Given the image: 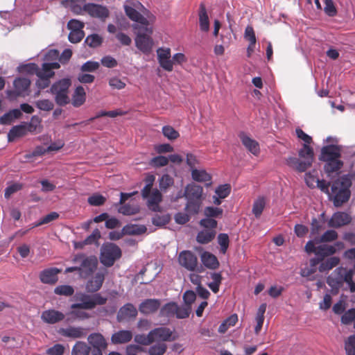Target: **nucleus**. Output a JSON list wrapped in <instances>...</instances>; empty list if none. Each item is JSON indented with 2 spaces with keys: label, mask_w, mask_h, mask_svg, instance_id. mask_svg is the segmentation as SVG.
Returning <instances> with one entry per match:
<instances>
[{
  "label": "nucleus",
  "mask_w": 355,
  "mask_h": 355,
  "mask_svg": "<svg viewBox=\"0 0 355 355\" xmlns=\"http://www.w3.org/2000/svg\"><path fill=\"white\" fill-rule=\"evenodd\" d=\"M351 185L350 179L346 176H343L333 182L331 193L334 194V205L336 207H340L349 200L351 196Z\"/></svg>",
  "instance_id": "nucleus-1"
},
{
  "label": "nucleus",
  "mask_w": 355,
  "mask_h": 355,
  "mask_svg": "<svg viewBox=\"0 0 355 355\" xmlns=\"http://www.w3.org/2000/svg\"><path fill=\"white\" fill-rule=\"evenodd\" d=\"M313 150L309 146V144H304L303 147L299 151L300 157L304 159L300 160L297 157H290L286 159L287 164L297 171L298 172H304L311 166L313 161Z\"/></svg>",
  "instance_id": "nucleus-2"
},
{
  "label": "nucleus",
  "mask_w": 355,
  "mask_h": 355,
  "mask_svg": "<svg viewBox=\"0 0 355 355\" xmlns=\"http://www.w3.org/2000/svg\"><path fill=\"white\" fill-rule=\"evenodd\" d=\"M122 257L121 249L114 243L105 242L100 250L99 260L102 265L110 268Z\"/></svg>",
  "instance_id": "nucleus-3"
},
{
  "label": "nucleus",
  "mask_w": 355,
  "mask_h": 355,
  "mask_svg": "<svg viewBox=\"0 0 355 355\" xmlns=\"http://www.w3.org/2000/svg\"><path fill=\"white\" fill-rule=\"evenodd\" d=\"M76 300L78 302L71 305L72 309H80L85 310H92L97 305H104L107 301V298L101 295L99 293L93 295H88L80 293L77 295Z\"/></svg>",
  "instance_id": "nucleus-4"
},
{
  "label": "nucleus",
  "mask_w": 355,
  "mask_h": 355,
  "mask_svg": "<svg viewBox=\"0 0 355 355\" xmlns=\"http://www.w3.org/2000/svg\"><path fill=\"white\" fill-rule=\"evenodd\" d=\"M71 85L69 78H62L54 83L50 87L49 92L55 94V101L60 107L67 105L70 100L67 92Z\"/></svg>",
  "instance_id": "nucleus-5"
},
{
  "label": "nucleus",
  "mask_w": 355,
  "mask_h": 355,
  "mask_svg": "<svg viewBox=\"0 0 355 355\" xmlns=\"http://www.w3.org/2000/svg\"><path fill=\"white\" fill-rule=\"evenodd\" d=\"M147 33H152V31L148 28V26H139V31L137 32L135 39L136 47L146 54L151 51L153 46V40L147 35Z\"/></svg>",
  "instance_id": "nucleus-6"
},
{
  "label": "nucleus",
  "mask_w": 355,
  "mask_h": 355,
  "mask_svg": "<svg viewBox=\"0 0 355 355\" xmlns=\"http://www.w3.org/2000/svg\"><path fill=\"white\" fill-rule=\"evenodd\" d=\"M180 264L189 271L202 273L205 271L202 266L198 265V259L194 253L189 250L180 252L178 257Z\"/></svg>",
  "instance_id": "nucleus-7"
},
{
  "label": "nucleus",
  "mask_w": 355,
  "mask_h": 355,
  "mask_svg": "<svg viewBox=\"0 0 355 355\" xmlns=\"http://www.w3.org/2000/svg\"><path fill=\"white\" fill-rule=\"evenodd\" d=\"M153 343L172 342L178 338V335L174 334L173 331L166 327H156L150 331Z\"/></svg>",
  "instance_id": "nucleus-8"
},
{
  "label": "nucleus",
  "mask_w": 355,
  "mask_h": 355,
  "mask_svg": "<svg viewBox=\"0 0 355 355\" xmlns=\"http://www.w3.org/2000/svg\"><path fill=\"white\" fill-rule=\"evenodd\" d=\"M83 10L91 17L105 20L110 15L108 8L103 5L94 3H87L83 6Z\"/></svg>",
  "instance_id": "nucleus-9"
},
{
  "label": "nucleus",
  "mask_w": 355,
  "mask_h": 355,
  "mask_svg": "<svg viewBox=\"0 0 355 355\" xmlns=\"http://www.w3.org/2000/svg\"><path fill=\"white\" fill-rule=\"evenodd\" d=\"M157 61L159 66L165 71H173V60L169 48L159 47L157 50Z\"/></svg>",
  "instance_id": "nucleus-10"
},
{
  "label": "nucleus",
  "mask_w": 355,
  "mask_h": 355,
  "mask_svg": "<svg viewBox=\"0 0 355 355\" xmlns=\"http://www.w3.org/2000/svg\"><path fill=\"white\" fill-rule=\"evenodd\" d=\"M106 269H100L94 276L89 279L85 286L86 291L89 293H96L103 286L106 275Z\"/></svg>",
  "instance_id": "nucleus-11"
},
{
  "label": "nucleus",
  "mask_w": 355,
  "mask_h": 355,
  "mask_svg": "<svg viewBox=\"0 0 355 355\" xmlns=\"http://www.w3.org/2000/svg\"><path fill=\"white\" fill-rule=\"evenodd\" d=\"M82 260L80 267L86 270L87 275H92L96 269L98 260L95 256L85 257L84 254H78L73 258V261Z\"/></svg>",
  "instance_id": "nucleus-12"
},
{
  "label": "nucleus",
  "mask_w": 355,
  "mask_h": 355,
  "mask_svg": "<svg viewBox=\"0 0 355 355\" xmlns=\"http://www.w3.org/2000/svg\"><path fill=\"white\" fill-rule=\"evenodd\" d=\"M60 272L61 270L55 267L45 268L40 271L39 278L43 284L54 285L58 281V275Z\"/></svg>",
  "instance_id": "nucleus-13"
},
{
  "label": "nucleus",
  "mask_w": 355,
  "mask_h": 355,
  "mask_svg": "<svg viewBox=\"0 0 355 355\" xmlns=\"http://www.w3.org/2000/svg\"><path fill=\"white\" fill-rule=\"evenodd\" d=\"M58 333L62 336L76 339L85 337L87 335V329L82 327L69 326L67 328H60L58 330Z\"/></svg>",
  "instance_id": "nucleus-14"
},
{
  "label": "nucleus",
  "mask_w": 355,
  "mask_h": 355,
  "mask_svg": "<svg viewBox=\"0 0 355 355\" xmlns=\"http://www.w3.org/2000/svg\"><path fill=\"white\" fill-rule=\"evenodd\" d=\"M351 216L343 211H337L334 213L328 222V225L331 227L339 228L347 225L352 222Z\"/></svg>",
  "instance_id": "nucleus-15"
},
{
  "label": "nucleus",
  "mask_w": 355,
  "mask_h": 355,
  "mask_svg": "<svg viewBox=\"0 0 355 355\" xmlns=\"http://www.w3.org/2000/svg\"><path fill=\"white\" fill-rule=\"evenodd\" d=\"M41 319L45 323L53 324L62 321L64 319V314L55 309H48L42 313Z\"/></svg>",
  "instance_id": "nucleus-16"
},
{
  "label": "nucleus",
  "mask_w": 355,
  "mask_h": 355,
  "mask_svg": "<svg viewBox=\"0 0 355 355\" xmlns=\"http://www.w3.org/2000/svg\"><path fill=\"white\" fill-rule=\"evenodd\" d=\"M341 150L340 147L336 145H327L321 150L320 159L322 161H328L340 158Z\"/></svg>",
  "instance_id": "nucleus-17"
},
{
  "label": "nucleus",
  "mask_w": 355,
  "mask_h": 355,
  "mask_svg": "<svg viewBox=\"0 0 355 355\" xmlns=\"http://www.w3.org/2000/svg\"><path fill=\"white\" fill-rule=\"evenodd\" d=\"M160 304L158 299H146L139 304V311L145 315L153 313L159 309Z\"/></svg>",
  "instance_id": "nucleus-18"
},
{
  "label": "nucleus",
  "mask_w": 355,
  "mask_h": 355,
  "mask_svg": "<svg viewBox=\"0 0 355 355\" xmlns=\"http://www.w3.org/2000/svg\"><path fill=\"white\" fill-rule=\"evenodd\" d=\"M136 307L131 303H126L121 306L116 315V319L119 322L130 318H135L137 315Z\"/></svg>",
  "instance_id": "nucleus-19"
},
{
  "label": "nucleus",
  "mask_w": 355,
  "mask_h": 355,
  "mask_svg": "<svg viewBox=\"0 0 355 355\" xmlns=\"http://www.w3.org/2000/svg\"><path fill=\"white\" fill-rule=\"evenodd\" d=\"M87 341L94 349L105 350L107 347V343L101 333H92L87 337Z\"/></svg>",
  "instance_id": "nucleus-20"
},
{
  "label": "nucleus",
  "mask_w": 355,
  "mask_h": 355,
  "mask_svg": "<svg viewBox=\"0 0 355 355\" xmlns=\"http://www.w3.org/2000/svg\"><path fill=\"white\" fill-rule=\"evenodd\" d=\"M125 15L130 19L141 24V26H148V21L138 10L130 6H124Z\"/></svg>",
  "instance_id": "nucleus-21"
},
{
  "label": "nucleus",
  "mask_w": 355,
  "mask_h": 355,
  "mask_svg": "<svg viewBox=\"0 0 355 355\" xmlns=\"http://www.w3.org/2000/svg\"><path fill=\"white\" fill-rule=\"evenodd\" d=\"M132 338V333L130 330H119L112 335L111 343L114 345L125 344Z\"/></svg>",
  "instance_id": "nucleus-22"
},
{
  "label": "nucleus",
  "mask_w": 355,
  "mask_h": 355,
  "mask_svg": "<svg viewBox=\"0 0 355 355\" xmlns=\"http://www.w3.org/2000/svg\"><path fill=\"white\" fill-rule=\"evenodd\" d=\"M240 139L243 145L253 155H257L259 154L260 148L259 143L248 137L245 133H241L239 135Z\"/></svg>",
  "instance_id": "nucleus-23"
},
{
  "label": "nucleus",
  "mask_w": 355,
  "mask_h": 355,
  "mask_svg": "<svg viewBox=\"0 0 355 355\" xmlns=\"http://www.w3.org/2000/svg\"><path fill=\"white\" fill-rule=\"evenodd\" d=\"M187 200H201L202 194V187L195 183L189 184L185 187Z\"/></svg>",
  "instance_id": "nucleus-24"
},
{
  "label": "nucleus",
  "mask_w": 355,
  "mask_h": 355,
  "mask_svg": "<svg viewBox=\"0 0 355 355\" xmlns=\"http://www.w3.org/2000/svg\"><path fill=\"white\" fill-rule=\"evenodd\" d=\"M147 205L148 208L155 212L160 211L159 203L162 200V195L159 191L155 189L148 197Z\"/></svg>",
  "instance_id": "nucleus-25"
},
{
  "label": "nucleus",
  "mask_w": 355,
  "mask_h": 355,
  "mask_svg": "<svg viewBox=\"0 0 355 355\" xmlns=\"http://www.w3.org/2000/svg\"><path fill=\"white\" fill-rule=\"evenodd\" d=\"M200 258L203 268L206 267L209 269L214 270L219 266L216 257L209 252H203Z\"/></svg>",
  "instance_id": "nucleus-26"
},
{
  "label": "nucleus",
  "mask_w": 355,
  "mask_h": 355,
  "mask_svg": "<svg viewBox=\"0 0 355 355\" xmlns=\"http://www.w3.org/2000/svg\"><path fill=\"white\" fill-rule=\"evenodd\" d=\"M338 274L341 277L342 283H347L351 293L355 292V283L353 281L354 272L352 270H347L344 268H338Z\"/></svg>",
  "instance_id": "nucleus-27"
},
{
  "label": "nucleus",
  "mask_w": 355,
  "mask_h": 355,
  "mask_svg": "<svg viewBox=\"0 0 355 355\" xmlns=\"http://www.w3.org/2000/svg\"><path fill=\"white\" fill-rule=\"evenodd\" d=\"M123 234L124 235H141L147 231V228L144 225L139 224H127L123 228Z\"/></svg>",
  "instance_id": "nucleus-28"
},
{
  "label": "nucleus",
  "mask_w": 355,
  "mask_h": 355,
  "mask_svg": "<svg viewBox=\"0 0 355 355\" xmlns=\"http://www.w3.org/2000/svg\"><path fill=\"white\" fill-rule=\"evenodd\" d=\"M199 26L202 32H208L209 30V20L203 3H201L199 8Z\"/></svg>",
  "instance_id": "nucleus-29"
},
{
  "label": "nucleus",
  "mask_w": 355,
  "mask_h": 355,
  "mask_svg": "<svg viewBox=\"0 0 355 355\" xmlns=\"http://www.w3.org/2000/svg\"><path fill=\"white\" fill-rule=\"evenodd\" d=\"M86 93L83 86H78L72 96V105L75 107H79L85 102Z\"/></svg>",
  "instance_id": "nucleus-30"
},
{
  "label": "nucleus",
  "mask_w": 355,
  "mask_h": 355,
  "mask_svg": "<svg viewBox=\"0 0 355 355\" xmlns=\"http://www.w3.org/2000/svg\"><path fill=\"white\" fill-rule=\"evenodd\" d=\"M191 177L193 180L196 182H205V185L209 187L211 185V182H207L211 180V176L206 172L205 170H199L197 168H192Z\"/></svg>",
  "instance_id": "nucleus-31"
},
{
  "label": "nucleus",
  "mask_w": 355,
  "mask_h": 355,
  "mask_svg": "<svg viewBox=\"0 0 355 355\" xmlns=\"http://www.w3.org/2000/svg\"><path fill=\"white\" fill-rule=\"evenodd\" d=\"M26 134H27V132L26 131V128H25L23 122H21L19 125H14L10 130V131L8 134V141H13L17 138H19L23 136H25Z\"/></svg>",
  "instance_id": "nucleus-32"
},
{
  "label": "nucleus",
  "mask_w": 355,
  "mask_h": 355,
  "mask_svg": "<svg viewBox=\"0 0 355 355\" xmlns=\"http://www.w3.org/2000/svg\"><path fill=\"white\" fill-rule=\"evenodd\" d=\"M31 85V80L27 78L18 77L13 81V86L15 89L18 90L23 96H25V92H28Z\"/></svg>",
  "instance_id": "nucleus-33"
},
{
  "label": "nucleus",
  "mask_w": 355,
  "mask_h": 355,
  "mask_svg": "<svg viewBox=\"0 0 355 355\" xmlns=\"http://www.w3.org/2000/svg\"><path fill=\"white\" fill-rule=\"evenodd\" d=\"M324 166L325 173L329 176L331 173L338 171L343 166V162L338 159L324 161Z\"/></svg>",
  "instance_id": "nucleus-34"
},
{
  "label": "nucleus",
  "mask_w": 355,
  "mask_h": 355,
  "mask_svg": "<svg viewBox=\"0 0 355 355\" xmlns=\"http://www.w3.org/2000/svg\"><path fill=\"white\" fill-rule=\"evenodd\" d=\"M215 235L214 230H202L198 233L196 241L200 244H207L214 239Z\"/></svg>",
  "instance_id": "nucleus-35"
},
{
  "label": "nucleus",
  "mask_w": 355,
  "mask_h": 355,
  "mask_svg": "<svg viewBox=\"0 0 355 355\" xmlns=\"http://www.w3.org/2000/svg\"><path fill=\"white\" fill-rule=\"evenodd\" d=\"M91 347L85 342L77 341L71 350V355H89Z\"/></svg>",
  "instance_id": "nucleus-36"
},
{
  "label": "nucleus",
  "mask_w": 355,
  "mask_h": 355,
  "mask_svg": "<svg viewBox=\"0 0 355 355\" xmlns=\"http://www.w3.org/2000/svg\"><path fill=\"white\" fill-rule=\"evenodd\" d=\"M178 309V304L175 302H170L165 304L160 310L162 316L171 318L175 315Z\"/></svg>",
  "instance_id": "nucleus-37"
},
{
  "label": "nucleus",
  "mask_w": 355,
  "mask_h": 355,
  "mask_svg": "<svg viewBox=\"0 0 355 355\" xmlns=\"http://www.w3.org/2000/svg\"><path fill=\"white\" fill-rule=\"evenodd\" d=\"M336 249L333 245L327 244L320 245L317 247L316 256L320 257L322 259L325 257H328L336 253Z\"/></svg>",
  "instance_id": "nucleus-38"
},
{
  "label": "nucleus",
  "mask_w": 355,
  "mask_h": 355,
  "mask_svg": "<svg viewBox=\"0 0 355 355\" xmlns=\"http://www.w3.org/2000/svg\"><path fill=\"white\" fill-rule=\"evenodd\" d=\"M266 206V199L263 196H259L253 203L252 213L257 218H259Z\"/></svg>",
  "instance_id": "nucleus-39"
},
{
  "label": "nucleus",
  "mask_w": 355,
  "mask_h": 355,
  "mask_svg": "<svg viewBox=\"0 0 355 355\" xmlns=\"http://www.w3.org/2000/svg\"><path fill=\"white\" fill-rule=\"evenodd\" d=\"M103 41L101 36L97 33H93L85 38L84 43L91 48H97L102 44Z\"/></svg>",
  "instance_id": "nucleus-40"
},
{
  "label": "nucleus",
  "mask_w": 355,
  "mask_h": 355,
  "mask_svg": "<svg viewBox=\"0 0 355 355\" xmlns=\"http://www.w3.org/2000/svg\"><path fill=\"white\" fill-rule=\"evenodd\" d=\"M174 184V179L168 173L163 174L159 179V187L161 191L165 192Z\"/></svg>",
  "instance_id": "nucleus-41"
},
{
  "label": "nucleus",
  "mask_w": 355,
  "mask_h": 355,
  "mask_svg": "<svg viewBox=\"0 0 355 355\" xmlns=\"http://www.w3.org/2000/svg\"><path fill=\"white\" fill-rule=\"evenodd\" d=\"M167 350V345L164 343H157L151 345L148 349L149 355H164Z\"/></svg>",
  "instance_id": "nucleus-42"
},
{
  "label": "nucleus",
  "mask_w": 355,
  "mask_h": 355,
  "mask_svg": "<svg viewBox=\"0 0 355 355\" xmlns=\"http://www.w3.org/2000/svg\"><path fill=\"white\" fill-rule=\"evenodd\" d=\"M54 293L58 295L70 297L74 293V288L70 285H60L54 288Z\"/></svg>",
  "instance_id": "nucleus-43"
},
{
  "label": "nucleus",
  "mask_w": 355,
  "mask_h": 355,
  "mask_svg": "<svg viewBox=\"0 0 355 355\" xmlns=\"http://www.w3.org/2000/svg\"><path fill=\"white\" fill-rule=\"evenodd\" d=\"M38 70V66L34 62L21 64L18 67V71L20 73H27L30 75L35 74L37 76Z\"/></svg>",
  "instance_id": "nucleus-44"
},
{
  "label": "nucleus",
  "mask_w": 355,
  "mask_h": 355,
  "mask_svg": "<svg viewBox=\"0 0 355 355\" xmlns=\"http://www.w3.org/2000/svg\"><path fill=\"white\" fill-rule=\"evenodd\" d=\"M162 132L163 135L170 141H173L180 137L179 132L171 125H164Z\"/></svg>",
  "instance_id": "nucleus-45"
},
{
  "label": "nucleus",
  "mask_w": 355,
  "mask_h": 355,
  "mask_svg": "<svg viewBox=\"0 0 355 355\" xmlns=\"http://www.w3.org/2000/svg\"><path fill=\"white\" fill-rule=\"evenodd\" d=\"M168 164V159L167 157L161 155L153 157L149 162V164L156 168L167 166Z\"/></svg>",
  "instance_id": "nucleus-46"
},
{
  "label": "nucleus",
  "mask_w": 355,
  "mask_h": 355,
  "mask_svg": "<svg viewBox=\"0 0 355 355\" xmlns=\"http://www.w3.org/2000/svg\"><path fill=\"white\" fill-rule=\"evenodd\" d=\"M339 259L336 257H330L325 261L322 262L320 267L319 270L320 272H324L325 270H329L336 266L339 263Z\"/></svg>",
  "instance_id": "nucleus-47"
},
{
  "label": "nucleus",
  "mask_w": 355,
  "mask_h": 355,
  "mask_svg": "<svg viewBox=\"0 0 355 355\" xmlns=\"http://www.w3.org/2000/svg\"><path fill=\"white\" fill-rule=\"evenodd\" d=\"M327 282L331 288L332 293L336 295L338 293L339 289L342 287L343 283L340 275L337 278L329 277Z\"/></svg>",
  "instance_id": "nucleus-48"
},
{
  "label": "nucleus",
  "mask_w": 355,
  "mask_h": 355,
  "mask_svg": "<svg viewBox=\"0 0 355 355\" xmlns=\"http://www.w3.org/2000/svg\"><path fill=\"white\" fill-rule=\"evenodd\" d=\"M134 341L141 345H150L153 343L152 336H150V331L147 335L144 334H136L134 337Z\"/></svg>",
  "instance_id": "nucleus-49"
},
{
  "label": "nucleus",
  "mask_w": 355,
  "mask_h": 355,
  "mask_svg": "<svg viewBox=\"0 0 355 355\" xmlns=\"http://www.w3.org/2000/svg\"><path fill=\"white\" fill-rule=\"evenodd\" d=\"M187 202L186 204L185 210L191 214H198L200 209V201L198 200H187Z\"/></svg>",
  "instance_id": "nucleus-50"
},
{
  "label": "nucleus",
  "mask_w": 355,
  "mask_h": 355,
  "mask_svg": "<svg viewBox=\"0 0 355 355\" xmlns=\"http://www.w3.org/2000/svg\"><path fill=\"white\" fill-rule=\"evenodd\" d=\"M106 201V198L100 193H94L87 199L88 203L92 206H101Z\"/></svg>",
  "instance_id": "nucleus-51"
},
{
  "label": "nucleus",
  "mask_w": 355,
  "mask_h": 355,
  "mask_svg": "<svg viewBox=\"0 0 355 355\" xmlns=\"http://www.w3.org/2000/svg\"><path fill=\"white\" fill-rule=\"evenodd\" d=\"M35 104L37 109L42 111H51L54 107V104L49 99L38 100Z\"/></svg>",
  "instance_id": "nucleus-52"
},
{
  "label": "nucleus",
  "mask_w": 355,
  "mask_h": 355,
  "mask_svg": "<svg viewBox=\"0 0 355 355\" xmlns=\"http://www.w3.org/2000/svg\"><path fill=\"white\" fill-rule=\"evenodd\" d=\"M23 188V184L21 183L15 182L8 186L4 191L5 198H9L11 195L20 191Z\"/></svg>",
  "instance_id": "nucleus-53"
},
{
  "label": "nucleus",
  "mask_w": 355,
  "mask_h": 355,
  "mask_svg": "<svg viewBox=\"0 0 355 355\" xmlns=\"http://www.w3.org/2000/svg\"><path fill=\"white\" fill-rule=\"evenodd\" d=\"M191 311V306L184 304V306H179L175 313V317L178 319H185L189 318Z\"/></svg>",
  "instance_id": "nucleus-54"
},
{
  "label": "nucleus",
  "mask_w": 355,
  "mask_h": 355,
  "mask_svg": "<svg viewBox=\"0 0 355 355\" xmlns=\"http://www.w3.org/2000/svg\"><path fill=\"white\" fill-rule=\"evenodd\" d=\"M345 349L347 355H355V335L348 337L345 343Z\"/></svg>",
  "instance_id": "nucleus-55"
},
{
  "label": "nucleus",
  "mask_w": 355,
  "mask_h": 355,
  "mask_svg": "<svg viewBox=\"0 0 355 355\" xmlns=\"http://www.w3.org/2000/svg\"><path fill=\"white\" fill-rule=\"evenodd\" d=\"M101 234L98 229L94 230L92 233L84 239V244L92 245L98 244V241L101 238Z\"/></svg>",
  "instance_id": "nucleus-56"
},
{
  "label": "nucleus",
  "mask_w": 355,
  "mask_h": 355,
  "mask_svg": "<svg viewBox=\"0 0 355 355\" xmlns=\"http://www.w3.org/2000/svg\"><path fill=\"white\" fill-rule=\"evenodd\" d=\"M99 66L98 62L88 60L81 66L80 70L83 72H94L99 68Z\"/></svg>",
  "instance_id": "nucleus-57"
},
{
  "label": "nucleus",
  "mask_w": 355,
  "mask_h": 355,
  "mask_svg": "<svg viewBox=\"0 0 355 355\" xmlns=\"http://www.w3.org/2000/svg\"><path fill=\"white\" fill-rule=\"evenodd\" d=\"M355 320V309L352 308L347 311L341 317V322L343 324H349Z\"/></svg>",
  "instance_id": "nucleus-58"
},
{
  "label": "nucleus",
  "mask_w": 355,
  "mask_h": 355,
  "mask_svg": "<svg viewBox=\"0 0 355 355\" xmlns=\"http://www.w3.org/2000/svg\"><path fill=\"white\" fill-rule=\"evenodd\" d=\"M199 223L200 226L207 229V230H214V229L217 226V221L215 220V218L209 217L201 219Z\"/></svg>",
  "instance_id": "nucleus-59"
},
{
  "label": "nucleus",
  "mask_w": 355,
  "mask_h": 355,
  "mask_svg": "<svg viewBox=\"0 0 355 355\" xmlns=\"http://www.w3.org/2000/svg\"><path fill=\"white\" fill-rule=\"evenodd\" d=\"M182 298L184 304L191 306L196 299V294L192 290H187L184 293Z\"/></svg>",
  "instance_id": "nucleus-60"
},
{
  "label": "nucleus",
  "mask_w": 355,
  "mask_h": 355,
  "mask_svg": "<svg viewBox=\"0 0 355 355\" xmlns=\"http://www.w3.org/2000/svg\"><path fill=\"white\" fill-rule=\"evenodd\" d=\"M37 74L43 76H48V77L51 78L54 76L55 73L52 70L51 64L49 62H44L42 64V68H39V70L37 71Z\"/></svg>",
  "instance_id": "nucleus-61"
},
{
  "label": "nucleus",
  "mask_w": 355,
  "mask_h": 355,
  "mask_svg": "<svg viewBox=\"0 0 355 355\" xmlns=\"http://www.w3.org/2000/svg\"><path fill=\"white\" fill-rule=\"evenodd\" d=\"M204 214L206 217L215 218L222 214V209L213 206L207 207L205 209Z\"/></svg>",
  "instance_id": "nucleus-62"
},
{
  "label": "nucleus",
  "mask_w": 355,
  "mask_h": 355,
  "mask_svg": "<svg viewBox=\"0 0 355 355\" xmlns=\"http://www.w3.org/2000/svg\"><path fill=\"white\" fill-rule=\"evenodd\" d=\"M338 238V233L333 230L326 231L321 236L320 242H331L335 241Z\"/></svg>",
  "instance_id": "nucleus-63"
},
{
  "label": "nucleus",
  "mask_w": 355,
  "mask_h": 355,
  "mask_svg": "<svg viewBox=\"0 0 355 355\" xmlns=\"http://www.w3.org/2000/svg\"><path fill=\"white\" fill-rule=\"evenodd\" d=\"M64 347L61 344H55L46 350L48 355H63Z\"/></svg>",
  "instance_id": "nucleus-64"
}]
</instances>
